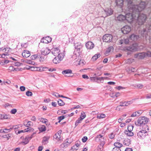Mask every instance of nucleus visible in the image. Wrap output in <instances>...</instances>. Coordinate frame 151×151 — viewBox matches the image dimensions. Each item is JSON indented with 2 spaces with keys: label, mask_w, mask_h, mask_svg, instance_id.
Masks as SVG:
<instances>
[{
  "label": "nucleus",
  "mask_w": 151,
  "mask_h": 151,
  "mask_svg": "<svg viewBox=\"0 0 151 151\" xmlns=\"http://www.w3.org/2000/svg\"><path fill=\"white\" fill-rule=\"evenodd\" d=\"M146 1H148L147 3H146L145 1H141L139 4L137 5L133 4L132 1L131 7L132 8L131 9L133 10V12H136L137 14H138L139 13L145 9L147 4H150V7H151V0H146Z\"/></svg>",
  "instance_id": "f257e3e1"
},
{
  "label": "nucleus",
  "mask_w": 151,
  "mask_h": 151,
  "mask_svg": "<svg viewBox=\"0 0 151 151\" xmlns=\"http://www.w3.org/2000/svg\"><path fill=\"white\" fill-rule=\"evenodd\" d=\"M149 119L145 116L139 117L137 122H135V124L136 126H142V130H145L147 132L149 130V127L147 124L148 122Z\"/></svg>",
  "instance_id": "f03ea898"
},
{
  "label": "nucleus",
  "mask_w": 151,
  "mask_h": 151,
  "mask_svg": "<svg viewBox=\"0 0 151 151\" xmlns=\"http://www.w3.org/2000/svg\"><path fill=\"white\" fill-rule=\"evenodd\" d=\"M131 3L130 4L127 3L128 8L129 9V12H127L125 15V17H126V20L129 23L132 22L136 17L135 14L137 13L136 12H133V11H132L133 10L131 9L132 8L130 7L132 6H131Z\"/></svg>",
  "instance_id": "7ed1b4c3"
},
{
  "label": "nucleus",
  "mask_w": 151,
  "mask_h": 151,
  "mask_svg": "<svg viewBox=\"0 0 151 151\" xmlns=\"http://www.w3.org/2000/svg\"><path fill=\"white\" fill-rule=\"evenodd\" d=\"M136 17H137V22L139 25H142L145 22L147 17L146 15L143 14H140L139 13L138 14H135Z\"/></svg>",
  "instance_id": "20e7f679"
},
{
  "label": "nucleus",
  "mask_w": 151,
  "mask_h": 151,
  "mask_svg": "<svg viewBox=\"0 0 151 151\" xmlns=\"http://www.w3.org/2000/svg\"><path fill=\"white\" fill-rule=\"evenodd\" d=\"M74 46L75 48V50L74 52V54L77 55L76 53L75 52L76 51L78 52V55H80L82 52V45L81 42H78L74 43Z\"/></svg>",
  "instance_id": "39448f33"
},
{
  "label": "nucleus",
  "mask_w": 151,
  "mask_h": 151,
  "mask_svg": "<svg viewBox=\"0 0 151 151\" xmlns=\"http://www.w3.org/2000/svg\"><path fill=\"white\" fill-rule=\"evenodd\" d=\"M148 135V132L145 130L141 129L140 131L137 133L138 137L140 139H144L146 136Z\"/></svg>",
  "instance_id": "423d86ee"
},
{
  "label": "nucleus",
  "mask_w": 151,
  "mask_h": 151,
  "mask_svg": "<svg viewBox=\"0 0 151 151\" xmlns=\"http://www.w3.org/2000/svg\"><path fill=\"white\" fill-rule=\"evenodd\" d=\"M126 1L127 3L130 4L132 2V0H116V5H117L120 8H122L124 5V2Z\"/></svg>",
  "instance_id": "0eeeda50"
},
{
  "label": "nucleus",
  "mask_w": 151,
  "mask_h": 151,
  "mask_svg": "<svg viewBox=\"0 0 151 151\" xmlns=\"http://www.w3.org/2000/svg\"><path fill=\"white\" fill-rule=\"evenodd\" d=\"M138 45L137 43H134L132 45L127 47L126 50L128 51L135 52L138 50Z\"/></svg>",
  "instance_id": "6e6552de"
},
{
  "label": "nucleus",
  "mask_w": 151,
  "mask_h": 151,
  "mask_svg": "<svg viewBox=\"0 0 151 151\" xmlns=\"http://www.w3.org/2000/svg\"><path fill=\"white\" fill-rule=\"evenodd\" d=\"M112 35L109 34H106L103 37V42H111L112 41Z\"/></svg>",
  "instance_id": "1a4fd4ad"
},
{
  "label": "nucleus",
  "mask_w": 151,
  "mask_h": 151,
  "mask_svg": "<svg viewBox=\"0 0 151 151\" xmlns=\"http://www.w3.org/2000/svg\"><path fill=\"white\" fill-rule=\"evenodd\" d=\"M151 31V24H148L146 25V27L141 32L142 34L143 35V36L148 35L147 33Z\"/></svg>",
  "instance_id": "9d476101"
},
{
  "label": "nucleus",
  "mask_w": 151,
  "mask_h": 151,
  "mask_svg": "<svg viewBox=\"0 0 151 151\" xmlns=\"http://www.w3.org/2000/svg\"><path fill=\"white\" fill-rule=\"evenodd\" d=\"M91 80L92 81H95L98 83H99L100 82L103 83V77H91Z\"/></svg>",
  "instance_id": "9b49d317"
},
{
  "label": "nucleus",
  "mask_w": 151,
  "mask_h": 151,
  "mask_svg": "<svg viewBox=\"0 0 151 151\" xmlns=\"http://www.w3.org/2000/svg\"><path fill=\"white\" fill-rule=\"evenodd\" d=\"M122 32L124 34H127L129 33L131 30V28L130 26L126 25L121 29Z\"/></svg>",
  "instance_id": "f8f14e48"
},
{
  "label": "nucleus",
  "mask_w": 151,
  "mask_h": 151,
  "mask_svg": "<svg viewBox=\"0 0 151 151\" xmlns=\"http://www.w3.org/2000/svg\"><path fill=\"white\" fill-rule=\"evenodd\" d=\"M52 40V38L48 36L42 38L41 40V42L45 43H48L51 42Z\"/></svg>",
  "instance_id": "ddd939ff"
},
{
  "label": "nucleus",
  "mask_w": 151,
  "mask_h": 151,
  "mask_svg": "<svg viewBox=\"0 0 151 151\" xmlns=\"http://www.w3.org/2000/svg\"><path fill=\"white\" fill-rule=\"evenodd\" d=\"M146 57L145 52H139L134 55V57L140 59H143Z\"/></svg>",
  "instance_id": "4468645a"
},
{
  "label": "nucleus",
  "mask_w": 151,
  "mask_h": 151,
  "mask_svg": "<svg viewBox=\"0 0 151 151\" xmlns=\"http://www.w3.org/2000/svg\"><path fill=\"white\" fill-rule=\"evenodd\" d=\"M52 50V51L50 52L55 56H57L60 52V50L58 47H53Z\"/></svg>",
  "instance_id": "2eb2a0df"
},
{
  "label": "nucleus",
  "mask_w": 151,
  "mask_h": 151,
  "mask_svg": "<svg viewBox=\"0 0 151 151\" xmlns=\"http://www.w3.org/2000/svg\"><path fill=\"white\" fill-rule=\"evenodd\" d=\"M104 11L107 16H109L112 15L113 12L112 9L110 8H106L104 10Z\"/></svg>",
  "instance_id": "dca6fc26"
},
{
  "label": "nucleus",
  "mask_w": 151,
  "mask_h": 151,
  "mask_svg": "<svg viewBox=\"0 0 151 151\" xmlns=\"http://www.w3.org/2000/svg\"><path fill=\"white\" fill-rule=\"evenodd\" d=\"M86 46L87 49H91L94 47V45L92 42L88 41L86 44Z\"/></svg>",
  "instance_id": "f3484780"
},
{
  "label": "nucleus",
  "mask_w": 151,
  "mask_h": 151,
  "mask_svg": "<svg viewBox=\"0 0 151 151\" xmlns=\"http://www.w3.org/2000/svg\"><path fill=\"white\" fill-rule=\"evenodd\" d=\"M139 38V35H136L133 34L131 35L129 37V39L132 41H136Z\"/></svg>",
  "instance_id": "a211bd4d"
},
{
  "label": "nucleus",
  "mask_w": 151,
  "mask_h": 151,
  "mask_svg": "<svg viewBox=\"0 0 151 151\" xmlns=\"http://www.w3.org/2000/svg\"><path fill=\"white\" fill-rule=\"evenodd\" d=\"M22 55L24 58H27L30 55V52L28 50H24L22 53Z\"/></svg>",
  "instance_id": "6ab92c4d"
},
{
  "label": "nucleus",
  "mask_w": 151,
  "mask_h": 151,
  "mask_svg": "<svg viewBox=\"0 0 151 151\" xmlns=\"http://www.w3.org/2000/svg\"><path fill=\"white\" fill-rule=\"evenodd\" d=\"M117 19L118 20L120 21H122L126 20V17L122 14L119 15L117 17Z\"/></svg>",
  "instance_id": "aec40b11"
},
{
  "label": "nucleus",
  "mask_w": 151,
  "mask_h": 151,
  "mask_svg": "<svg viewBox=\"0 0 151 151\" xmlns=\"http://www.w3.org/2000/svg\"><path fill=\"white\" fill-rule=\"evenodd\" d=\"M123 143L124 145L129 146L131 143V140L129 139H125L124 140Z\"/></svg>",
  "instance_id": "412c9836"
},
{
  "label": "nucleus",
  "mask_w": 151,
  "mask_h": 151,
  "mask_svg": "<svg viewBox=\"0 0 151 151\" xmlns=\"http://www.w3.org/2000/svg\"><path fill=\"white\" fill-rule=\"evenodd\" d=\"M114 145L115 146L114 147L118 149H120V148L122 147L123 146V145L122 143L119 142H115L114 143Z\"/></svg>",
  "instance_id": "4be33fe9"
},
{
  "label": "nucleus",
  "mask_w": 151,
  "mask_h": 151,
  "mask_svg": "<svg viewBox=\"0 0 151 151\" xmlns=\"http://www.w3.org/2000/svg\"><path fill=\"white\" fill-rule=\"evenodd\" d=\"M72 70H71L70 69H68L63 71L62 73L63 75L68 74L69 73L71 74L72 73Z\"/></svg>",
  "instance_id": "5701e85b"
},
{
  "label": "nucleus",
  "mask_w": 151,
  "mask_h": 151,
  "mask_svg": "<svg viewBox=\"0 0 151 151\" xmlns=\"http://www.w3.org/2000/svg\"><path fill=\"white\" fill-rule=\"evenodd\" d=\"M124 133L128 136L132 137L134 135L133 132H132V131H127V130L124 131Z\"/></svg>",
  "instance_id": "b1692460"
},
{
  "label": "nucleus",
  "mask_w": 151,
  "mask_h": 151,
  "mask_svg": "<svg viewBox=\"0 0 151 151\" xmlns=\"http://www.w3.org/2000/svg\"><path fill=\"white\" fill-rule=\"evenodd\" d=\"M64 56L65 55L63 53L62 54L60 52L57 56H58L57 58L60 61H61L63 60Z\"/></svg>",
  "instance_id": "393cba45"
},
{
  "label": "nucleus",
  "mask_w": 151,
  "mask_h": 151,
  "mask_svg": "<svg viewBox=\"0 0 151 151\" xmlns=\"http://www.w3.org/2000/svg\"><path fill=\"white\" fill-rule=\"evenodd\" d=\"M114 50V48L113 46H110L106 49L105 53L106 54H108L111 52H113Z\"/></svg>",
  "instance_id": "a878e982"
},
{
  "label": "nucleus",
  "mask_w": 151,
  "mask_h": 151,
  "mask_svg": "<svg viewBox=\"0 0 151 151\" xmlns=\"http://www.w3.org/2000/svg\"><path fill=\"white\" fill-rule=\"evenodd\" d=\"M2 50L4 51L6 54H8V52H10L11 49L9 47H5L1 48Z\"/></svg>",
  "instance_id": "bb28decb"
},
{
  "label": "nucleus",
  "mask_w": 151,
  "mask_h": 151,
  "mask_svg": "<svg viewBox=\"0 0 151 151\" xmlns=\"http://www.w3.org/2000/svg\"><path fill=\"white\" fill-rule=\"evenodd\" d=\"M38 129L40 132H45L46 130V127L44 125H42L41 127H39Z\"/></svg>",
  "instance_id": "cd10ccee"
},
{
  "label": "nucleus",
  "mask_w": 151,
  "mask_h": 151,
  "mask_svg": "<svg viewBox=\"0 0 151 151\" xmlns=\"http://www.w3.org/2000/svg\"><path fill=\"white\" fill-rule=\"evenodd\" d=\"M25 62L28 63V64H31L34 65H37V64L35 63V62L32 61L30 60H26Z\"/></svg>",
  "instance_id": "c85d7f7f"
},
{
  "label": "nucleus",
  "mask_w": 151,
  "mask_h": 151,
  "mask_svg": "<svg viewBox=\"0 0 151 151\" xmlns=\"http://www.w3.org/2000/svg\"><path fill=\"white\" fill-rule=\"evenodd\" d=\"M101 55L100 53H98L95 54L92 58L93 60H96L99 58L100 57Z\"/></svg>",
  "instance_id": "c756f323"
},
{
  "label": "nucleus",
  "mask_w": 151,
  "mask_h": 151,
  "mask_svg": "<svg viewBox=\"0 0 151 151\" xmlns=\"http://www.w3.org/2000/svg\"><path fill=\"white\" fill-rule=\"evenodd\" d=\"M48 50V47H47L46 48H45L44 50H42L41 51V53L42 55H46L48 54V53H47V52H46V51H47Z\"/></svg>",
  "instance_id": "7c9ffc66"
},
{
  "label": "nucleus",
  "mask_w": 151,
  "mask_h": 151,
  "mask_svg": "<svg viewBox=\"0 0 151 151\" xmlns=\"http://www.w3.org/2000/svg\"><path fill=\"white\" fill-rule=\"evenodd\" d=\"M58 105L60 106H63L65 104L63 101L60 99H59L58 101Z\"/></svg>",
  "instance_id": "2f4dec72"
},
{
  "label": "nucleus",
  "mask_w": 151,
  "mask_h": 151,
  "mask_svg": "<svg viewBox=\"0 0 151 151\" xmlns=\"http://www.w3.org/2000/svg\"><path fill=\"white\" fill-rule=\"evenodd\" d=\"M82 119L81 118H79L78 119L76 120L75 123V126L76 127L78 125V124L80 123L82 120Z\"/></svg>",
  "instance_id": "473e14b6"
},
{
  "label": "nucleus",
  "mask_w": 151,
  "mask_h": 151,
  "mask_svg": "<svg viewBox=\"0 0 151 151\" xmlns=\"http://www.w3.org/2000/svg\"><path fill=\"white\" fill-rule=\"evenodd\" d=\"M11 134H7L2 136V137L3 138H6L7 140H9L11 137Z\"/></svg>",
  "instance_id": "72a5a7b5"
},
{
  "label": "nucleus",
  "mask_w": 151,
  "mask_h": 151,
  "mask_svg": "<svg viewBox=\"0 0 151 151\" xmlns=\"http://www.w3.org/2000/svg\"><path fill=\"white\" fill-rule=\"evenodd\" d=\"M106 115L104 114H98L97 116V118L99 119H101L105 118Z\"/></svg>",
  "instance_id": "f704fd0d"
},
{
  "label": "nucleus",
  "mask_w": 151,
  "mask_h": 151,
  "mask_svg": "<svg viewBox=\"0 0 151 151\" xmlns=\"http://www.w3.org/2000/svg\"><path fill=\"white\" fill-rule=\"evenodd\" d=\"M40 121L42 122L45 124L46 125H47L48 124H49V123L48 124L47 123H46L47 122H48L47 119H45L44 118H41L40 119Z\"/></svg>",
  "instance_id": "c9c22d12"
},
{
  "label": "nucleus",
  "mask_w": 151,
  "mask_h": 151,
  "mask_svg": "<svg viewBox=\"0 0 151 151\" xmlns=\"http://www.w3.org/2000/svg\"><path fill=\"white\" fill-rule=\"evenodd\" d=\"M40 55H32L30 58L32 60H34L36 59L37 58H39Z\"/></svg>",
  "instance_id": "e433bc0d"
},
{
  "label": "nucleus",
  "mask_w": 151,
  "mask_h": 151,
  "mask_svg": "<svg viewBox=\"0 0 151 151\" xmlns=\"http://www.w3.org/2000/svg\"><path fill=\"white\" fill-rule=\"evenodd\" d=\"M60 62V60L58 59L57 57H55L53 60V62L55 64L59 63Z\"/></svg>",
  "instance_id": "4c0bfd02"
},
{
  "label": "nucleus",
  "mask_w": 151,
  "mask_h": 151,
  "mask_svg": "<svg viewBox=\"0 0 151 151\" xmlns=\"http://www.w3.org/2000/svg\"><path fill=\"white\" fill-rule=\"evenodd\" d=\"M133 127H134L133 125H132L131 124H129L128 126L127 131H132L133 129Z\"/></svg>",
  "instance_id": "58836bf2"
},
{
  "label": "nucleus",
  "mask_w": 151,
  "mask_h": 151,
  "mask_svg": "<svg viewBox=\"0 0 151 151\" xmlns=\"http://www.w3.org/2000/svg\"><path fill=\"white\" fill-rule=\"evenodd\" d=\"M65 118V116L62 115L59 116L58 118V119L59 120L58 122L60 123L61 121L64 119Z\"/></svg>",
  "instance_id": "ea45409f"
},
{
  "label": "nucleus",
  "mask_w": 151,
  "mask_h": 151,
  "mask_svg": "<svg viewBox=\"0 0 151 151\" xmlns=\"http://www.w3.org/2000/svg\"><path fill=\"white\" fill-rule=\"evenodd\" d=\"M86 116V115L85 113L83 111L81 113V115L79 118H81L82 120H83Z\"/></svg>",
  "instance_id": "a19ab883"
},
{
  "label": "nucleus",
  "mask_w": 151,
  "mask_h": 151,
  "mask_svg": "<svg viewBox=\"0 0 151 151\" xmlns=\"http://www.w3.org/2000/svg\"><path fill=\"white\" fill-rule=\"evenodd\" d=\"M135 87L137 88H138L141 89L144 86L142 84H138L135 85Z\"/></svg>",
  "instance_id": "79ce46f5"
},
{
  "label": "nucleus",
  "mask_w": 151,
  "mask_h": 151,
  "mask_svg": "<svg viewBox=\"0 0 151 151\" xmlns=\"http://www.w3.org/2000/svg\"><path fill=\"white\" fill-rule=\"evenodd\" d=\"M49 137H44L43 138V139L42 140V143H44V142H47L48 143V140H49Z\"/></svg>",
  "instance_id": "37998d69"
},
{
  "label": "nucleus",
  "mask_w": 151,
  "mask_h": 151,
  "mask_svg": "<svg viewBox=\"0 0 151 151\" xmlns=\"http://www.w3.org/2000/svg\"><path fill=\"white\" fill-rule=\"evenodd\" d=\"M47 68H42V67H37V71L41 72L42 71H44L45 70V69Z\"/></svg>",
  "instance_id": "c03bdc74"
},
{
  "label": "nucleus",
  "mask_w": 151,
  "mask_h": 151,
  "mask_svg": "<svg viewBox=\"0 0 151 151\" xmlns=\"http://www.w3.org/2000/svg\"><path fill=\"white\" fill-rule=\"evenodd\" d=\"M27 131H27V132H32L34 130V129L33 128L31 127H28L27 128Z\"/></svg>",
  "instance_id": "a18cd8bd"
},
{
  "label": "nucleus",
  "mask_w": 151,
  "mask_h": 151,
  "mask_svg": "<svg viewBox=\"0 0 151 151\" xmlns=\"http://www.w3.org/2000/svg\"><path fill=\"white\" fill-rule=\"evenodd\" d=\"M26 95L27 96H32V92L28 91L26 93Z\"/></svg>",
  "instance_id": "49530a36"
},
{
  "label": "nucleus",
  "mask_w": 151,
  "mask_h": 151,
  "mask_svg": "<svg viewBox=\"0 0 151 151\" xmlns=\"http://www.w3.org/2000/svg\"><path fill=\"white\" fill-rule=\"evenodd\" d=\"M125 103L124 102H120V105L117 106V109H118V107L120 106H127V104H125Z\"/></svg>",
  "instance_id": "de8ad7c7"
},
{
  "label": "nucleus",
  "mask_w": 151,
  "mask_h": 151,
  "mask_svg": "<svg viewBox=\"0 0 151 151\" xmlns=\"http://www.w3.org/2000/svg\"><path fill=\"white\" fill-rule=\"evenodd\" d=\"M115 88H116V89L118 90H120L122 89H124L126 88L125 87H122L121 86H119L116 87H115Z\"/></svg>",
  "instance_id": "09e8293b"
},
{
  "label": "nucleus",
  "mask_w": 151,
  "mask_h": 151,
  "mask_svg": "<svg viewBox=\"0 0 151 151\" xmlns=\"http://www.w3.org/2000/svg\"><path fill=\"white\" fill-rule=\"evenodd\" d=\"M87 140L88 138L86 136H84L82 139V142L83 143L85 142Z\"/></svg>",
  "instance_id": "8fccbe9b"
},
{
  "label": "nucleus",
  "mask_w": 151,
  "mask_h": 151,
  "mask_svg": "<svg viewBox=\"0 0 151 151\" xmlns=\"http://www.w3.org/2000/svg\"><path fill=\"white\" fill-rule=\"evenodd\" d=\"M31 70L32 71H37V67L31 66Z\"/></svg>",
  "instance_id": "3c124183"
},
{
  "label": "nucleus",
  "mask_w": 151,
  "mask_h": 151,
  "mask_svg": "<svg viewBox=\"0 0 151 151\" xmlns=\"http://www.w3.org/2000/svg\"><path fill=\"white\" fill-rule=\"evenodd\" d=\"M17 112V109H13L11 110L10 113L12 114H15Z\"/></svg>",
  "instance_id": "603ef678"
},
{
  "label": "nucleus",
  "mask_w": 151,
  "mask_h": 151,
  "mask_svg": "<svg viewBox=\"0 0 151 151\" xmlns=\"http://www.w3.org/2000/svg\"><path fill=\"white\" fill-rule=\"evenodd\" d=\"M10 116L9 115L7 114L3 115V118L4 119H10Z\"/></svg>",
  "instance_id": "864d4df0"
},
{
  "label": "nucleus",
  "mask_w": 151,
  "mask_h": 151,
  "mask_svg": "<svg viewBox=\"0 0 151 151\" xmlns=\"http://www.w3.org/2000/svg\"><path fill=\"white\" fill-rule=\"evenodd\" d=\"M146 57L147 56L148 57H151V52L148 51L147 52H145Z\"/></svg>",
  "instance_id": "5fc2aeb1"
},
{
  "label": "nucleus",
  "mask_w": 151,
  "mask_h": 151,
  "mask_svg": "<svg viewBox=\"0 0 151 151\" xmlns=\"http://www.w3.org/2000/svg\"><path fill=\"white\" fill-rule=\"evenodd\" d=\"M138 116V115L137 114V112L136 111L134 112L130 116L131 117H136Z\"/></svg>",
  "instance_id": "6e6d98bb"
},
{
  "label": "nucleus",
  "mask_w": 151,
  "mask_h": 151,
  "mask_svg": "<svg viewBox=\"0 0 151 151\" xmlns=\"http://www.w3.org/2000/svg\"><path fill=\"white\" fill-rule=\"evenodd\" d=\"M21 65V63L19 62H17L14 63V65L15 66H19Z\"/></svg>",
  "instance_id": "4d7b16f0"
},
{
  "label": "nucleus",
  "mask_w": 151,
  "mask_h": 151,
  "mask_svg": "<svg viewBox=\"0 0 151 151\" xmlns=\"http://www.w3.org/2000/svg\"><path fill=\"white\" fill-rule=\"evenodd\" d=\"M19 125H14L12 126V128H13V129H18L19 128Z\"/></svg>",
  "instance_id": "13d9d810"
},
{
  "label": "nucleus",
  "mask_w": 151,
  "mask_h": 151,
  "mask_svg": "<svg viewBox=\"0 0 151 151\" xmlns=\"http://www.w3.org/2000/svg\"><path fill=\"white\" fill-rule=\"evenodd\" d=\"M20 89L21 91H24L25 90V87L23 86H21L20 87Z\"/></svg>",
  "instance_id": "bf43d9fd"
},
{
  "label": "nucleus",
  "mask_w": 151,
  "mask_h": 151,
  "mask_svg": "<svg viewBox=\"0 0 151 151\" xmlns=\"http://www.w3.org/2000/svg\"><path fill=\"white\" fill-rule=\"evenodd\" d=\"M114 137V134L113 133H111L110 135L109 136V137L111 139H113Z\"/></svg>",
  "instance_id": "052dcab7"
},
{
  "label": "nucleus",
  "mask_w": 151,
  "mask_h": 151,
  "mask_svg": "<svg viewBox=\"0 0 151 151\" xmlns=\"http://www.w3.org/2000/svg\"><path fill=\"white\" fill-rule=\"evenodd\" d=\"M112 151H121L120 149H118L114 147Z\"/></svg>",
  "instance_id": "680f3d73"
},
{
  "label": "nucleus",
  "mask_w": 151,
  "mask_h": 151,
  "mask_svg": "<svg viewBox=\"0 0 151 151\" xmlns=\"http://www.w3.org/2000/svg\"><path fill=\"white\" fill-rule=\"evenodd\" d=\"M82 77L83 78L88 79L89 78L88 77L86 74H84L82 75Z\"/></svg>",
  "instance_id": "e2e57ef3"
},
{
  "label": "nucleus",
  "mask_w": 151,
  "mask_h": 151,
  "mask_svg": "<svg viewBox=\"0 0 151 151\" xmlns=\"http://www.w3.org/2000/svg\"><path fill=\"white\" fill-rule=\"evenodd\" d=\"M28 143L29 142L28 141H26V140H25V141H22L21 142V143L23 145H26L27 144H28Z\"/></svg>",
  "instance_id": "0e129e2a"
},
{
  "label": "nucleus",
  "mask_w": 151,
  "mask_h": 151,
  "mask_svg": "<svg viewBox=\"0 0 151 151\" xmlns=\"http://www.w3.org/2000/svg\"><path fill=\"white\" fill-rule=\"evenodd\" d=\"M39 60L40 62H42L44 60V58L43 57H40Z\"/></svg>",
  "instance_id": "69168bd1"
},
{
  "label": "nucleus",
  "mask_w": 151,
  "mask_h": 151,
  "mask_svg": "<svg viewBox=\"0 0 151 151\" xmlns=\"http://www.w3.org/2000/svg\"><path fill=\"white\" fill-rule=\"evenodd\" d=\"M80 141H76V142L75 145L77 147H79L80 144Z\"/></svg>",
  "instance_id": "338daca9"
},
{
  "label": "nucleus",
  "mask_w": 151,
  "mask_h": 151,
  "mask_svg": "<svg viewBox=\"0 0 151 151\" xmlns=\"http://www.w3.org/2000/svg\"><path fill=\"white\" fill-rule=\"evenodd\" d=\"M125 151H133V150L132 148H127L125 149Z\"/></svg>",
  "instance_id": "774afa93"
}]
</instances>
